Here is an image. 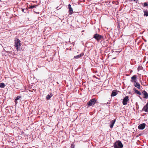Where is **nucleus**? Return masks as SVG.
Listing matches in <instances>:
<instances>
[{
  "label": "nucleus",
  "instance_id": "aec40b11",
  "mask_svg": "<svg viewBox=\"0 0 148 148\" xmlns=\"http://www.w3.org/2000/svg\"><path fill=\"white\" fill-rule=\"evenodd\" d=\"M144 13V16H148V11L145 10L143 11Z\"/></svg>",
  "mask_w": 148,
  "mask_h": 148
},
{
  "label": "nucleus",
  "instance_id": "79ce46f5",
  "mask_svg": "<svg viewBox=\"0 0 148 148\" xmlns=\"http://www.w3.org/2000/svg\"><path fill=\"white\" fill-rule=\"evenodd\" d=\"M34 12L36 13H37L36 12H35V11H34Z\"/></svg>",
  "mask_w": 148,
  "mask_h": 148
},
{
  "label": "nucleus",
  "instance_id": "9d476101",
  "mask_svg": "<svg viewBox=\"0 0 148 148\" xmlns=\"http://www.w3.org/2000/svg\"><path fill=\"white\" fill-rule=\"evenodd\" d=\"M39 5H32L31 4V5H29L27 6V7L28 9H33L34 8H36L37 6H38Z\"/></svg>",
  "mask_w": 148,
  "mask_h": 148
},
{
  "label": "nucleus",
  "instance_id": "e433bc0d",
  "mask_svg": "<svg viewBox=\"0 0 148 148\" xmlns=\"http://www.w3.org/2000/svg\"><path fill=\"white\" fill-rule=\"evenodd\" d=\"M110 106L109 105L108 106V108H110Z\"/></svg>",
  "mask_w": 148,
  "mask_h": 148
},
{
  "label": "nucleus",
  "instance_id": "20e7f679",
  "mask_svg": "<svg viewBox=\"0 0 148 148\" xmlns=\"http://www.w3.org/2000/svg\"><path fill=\"white\" fill-rule=\"evenodd\" d=\"M97 103V100L95 98L92 99L87 102V105L88 106H90L94 105Z\"/></svg>",
  "mask_w": 148,
  "mask_h": 148
},
{
  "label": "nucleus",
  "instance_id": "1a4fd4ad",
  "mask_svg": "<svg viewBox=\"0 0 148 148\" xmlns=\"http://www.w3.org/2000/svg\"><path fill=\"white\" fill-rule=\"evenodd\" d=\"M137 79V75H133L131 77V80L130 81L132 82L135 83L136 82V80Z\"/></svg>",
  "mask_w": 148,
  "mask_h": 148
},
{
  "label": "nucleus",
  "instance_id": "4c0bfd02",
  "mask_svg": "<svg viewBox=\"0 0 148 148\" xmlns=\"http://www.w3.org/2000/svg\"><path fill=\"white\" fill-rule=\"evenodd\" d=\"M115 58H116V57H115V58H112V59H115Z\"/></svg>",
  "mask_w": 148,
  "mask_h": 148
},
{
  "label": "nucleus",
  "instance_id": "f704fd0d",
  "mask_svg": "<svg viewBox=\"0 0 148 148\" xmlns=\"http://www.w3.org/2000/svg\"><path fill=\"white\" fill-rule=\"evenodd\" d=\"M108 102V104L110 103V101H109Z\"/></svg>",
  "mask_w": 148,
  "mask_h": 148
},
{
  "label": "nucleus",
  "instance_id": "bb28decb",
  "mask_svg": "<svg viewBox=\"0 0 148 148\" xmlns=\"http://www.w3.org/2000/svg\"><path fill=\"white\" fill-rule=\"evenodd\" d=\"M3 135H4V136L3 133L2 132L1 134V136H2V137L3 138Z\"/></svg>",
  "mask_w": 148,
  "mask_h": 148
},
{
  "label": "nucleus",
  "instance_id": "6ab92c4d",
  "mask_svg": "<svg viewBox=\"0 0 148 148\" xmlns=\"http://www.w3.org/2000/svg\"><path fill=\"white\" fill-rule=\"evenodd\" d=\"M83 55L84 54L83 53H82L79 55H78L76 56H74V58L76 59H78L79 58H80L81 57L83 56Z\"/></svg>",
  "mask_w": 148,
  "mask_h": 148
},
{
  "label": "nucleus",
  "instance_id": "c85d7f7f",
  "mask_svg": "<svg viewBox=\"0 0 148 148\" xmlns=\"http://www.w3.org/2000/svg\"><path fill=\"white\" fill-rule=\"evenodd\" d=\"M129 1H136V0H128Z\"/></svg>",
  "mask_w": 148,
  "mask_h": 148
},
{
  "label": "nucleus",
  "instance_id": "c756f323",
  "mask_svg": "<svg viewBox=\"0 0 148 148\" xmlns=\"http://www.w3.org/2000/svg\"><path fill=\"white\" fill-rule=\"evenodd\" d=\"M7 136L6 135V136H4V137L5 138V139H7Z\"/></svg>",
  "mask_w": 148,
  "mask_h": 148
},
{
  "label": "nucleus",
  "instance_id": "f03ea898",
  "mask_svg": "<svg viewBox=\"0 0 148 148\" xmlns=\"http://www.w3.org/2000/svg\"><path fill=\"white\" fill-rule=\"evenodd\" d=\"M15 41V47L17 51L18 50L20 46L21 45V44L20 42L21 41L17 38H15L14 40Z\"/></svg>",
  "mask_w": 148,
  "mask_h": 148
},
{
  "label": "nucleus",
  "instance_id": "423d86ee",
  "mask_svg": "<svg viewBox=\"0 0 148 148\" xmlns=\"http://www.w3.org/2000/svg\"><path fill=\"white\" fill-rule=\"evenodd\" d=\"M102 42H100L103 47H107L108 45V40H102Z\"/></svg>",
  "mask_w": 148,
  "mask_h": 148
},
{
  "label": "nucleus",
  "instance_id": "72a5a7b5",
  "mask_svg": "<svg viewBox=\"0 0 148 148\" xmlns=\"http://www.w3.org/2000/svg\"><path fill=\"white\" fill-rule=\"evenodd\" d=\"M107 104H108V102H107V103H105L104 104H106V105H107Z\"/></svg>",
  "mask_w": 148,
  "mask_h": 148
},
{
  "label": "nucleus",
  "instance_id": "37998d69",
  "mask_svg": "<svg viewBox=\"0 0 148 148\" xmlns=\"http://www.w3.org/2000/svg\"><path fill=\"white\" fill-rule=\"evenodd\" d=\"M144 44V43H143L142 44V45H143Z\"/></svg>",
  "mask_w": 148,
  "mask_h": 148
},
{
  "label": "nucleus",
  "instance_id": "c9c22d12",
  "mask_svg": "<svg viewBox=\"0 0 148 148\" xmlns=\"http://www.w3.org/2000/svg\"><path fill=\"white\" fill-rule=\"evenodd\" d=\"M132 72V70H131L130 71V73H131Z\"/></svg>",
  "mask_w": 148,
  "mask_h": 148
},
{
  "label": "nucleus",
  "instance_id": "f3484780",
  "mask_svg": "<svg viewBox=\"0 0 148 148\" xmlns=\"http://www.w3.org/2000/svg\"><path fill=\"white\" fill-rule=\"evenodd\" d=\"M140 4L144 7H148V2H145L144 3H141Z\"/></svg>",
  "mask_w": 148,
  "mask_h": 148
},
{
  "label": "nucleus",
  "instance_id": "7c9ffc66",
  "mask_svg": "<svg viewBox=\"0 0 148 148\" xmlns=\"http://www.w3.org/2000/svg\"><path fill=\"white\" fill-rule=\"evenodd\" d=\"M139 97L141 100H142V98L140 96H139Z\"/></svg>",
  "mask_w": 148,
  "mask_h": 148
},
{
  "label": "nucleus",
  "instance_id": "9b49d317",
  "mask_svg": "<svg viewBox=\"0 0 148 148\" xmlns=\"http://www.w3.org/2000/svg\"><path fill=\"white\" fill-rule=\"evenodd\" d=\"M142 110L146 112H148V102L146 103L145 106H144Z\"/></svg>",
  "mask_w": 148,
  "mask_h": 148
},
{
  "label": "nucleus",
  "instance_id": "ea45409f",
  "mask_svg": "<svg viewBox=\"0 0 148 148\" xmlns=\"http://www.w3.org/2000/svg\"><path fill=\"white\" fill-rule=\"evenodd\" d=\"M2 48L3 49V47L2 46Z\"/></svg>",
  "mask_w": 148,
  "mask_h": 148
},
{
  "label": "nucleus",
  "instance_id": "ddd939ff",
  "mask_svg": "<svg viewBox=\"0 0 148 148\" xmlns=\"http://www.w3.org/2000/svg\"><path fill=\"white\" fill-rule=\"evenodd\" d=\"M116 119H115L111 121L110 122V128H113V126L116 122Z\"/></svg>",
  "mask_w": 148,
  "mask_h": 148
},
{
  "label": "nucleus",
  "instance_id": "4be33fe9",
  "mask_svg": "<svg viewBox=\"0 0 148 148\" xmlns=\"http://www.w3.org/2000/svg\"><path fill=\"white\" fill-rule=\"evenodd\" d=\"M5 86V84L3 83H1V88H3Z\"/></svg>",
  "mask_w": 148,
  "mask_h": 148
},
{
  "label": "nucleus",
  "instance_id": "393cba45",
  "mask_svg": "<svg viewBox=\"0 0 148 148\" xmlns=\"http://www.w3.org/2000/svg\"><path fill=\"white\" fill-rule=\"evenodd\" d=\"M22 10L23 12L25 13L26 12L27 10L24 9L22 8Z\"/></svg>",
  "mask_w": 148,
  "mask_h": 148
},
{
  "label": "nucleus",
  "instance_id": "39448f33",
  "mask_svg": "<svg viewBox=\"0 0 148 148\" xmlns=\"http://www.w3.org/2000/svg\"><path fill=\"white\" fill-rule=\"evenodd\" d=\"M129 100V96H126L123 100V104L124 105H127Z\"/></svg>",
  "mask_w": 148,
  "mask_h": 148
},
{
  "label": "nucleus",
  "instance_id": "f8f14e48",
  "mask_svg": "<svg viewBox=\"0 0 148 148\" xmlns=\"http://www.w3.org/2000/svg\"><path fill=\"white\" fill-rule=\"evenodd\" d=\"M69 8V14H71L73 13V9L71 7V5L70 4H69L68 5Z\"/></svg>",
  "mask_w": 148,
  "mask_h": 148
},
{
  "label": "nucleus",
  "instance_id": "2f4dec72",
  "mask_svg": "<svg viewBox=\"0 0 148 148\" xmlns=\"http://www.w3.org/2000/svg\"><path fill=\"white\" fill-rule=\"evenodd\" d=\"M143 40H144V41L145 42H147V40H146V39H143Z\"/></svg>",
  "mask_w": 148,
  "mask_h": 148
},
{
  "label": "nucleus",
  "instance_id": "6e6552de",
  "mask_svg": "<svg viewBox=\"0 0 148 148\" xmlns=\"http://www.w3.org/2000/svg\"><path fill=\"white\" fill-rule=\"evenodd\" d=\"M146 126V124L145 123H143L139 125L138 126V128L139 130H143L145 127Z\"/></svg>",
  "mask_w": 148,
  "mask_h": 148
},
{
  "label": "nucleus",
  "instance_id": "a878e982",
  "mask_svg": "<svg viewBox=\"0 0 148 148\" xmlns=\"http://www.w3.org/2000/svg\"><path fill=\"white\" fill-rule=\"evenodd\" d=\"M75 147V145L74 144H72L71 146V148H74Z\"/></svg>",
  "mask_w": 148,
  "mask_h": 148
},
{
  "label": "nucleus",
  "instance_id": "a211bd4d",
  "mask_svg": "<svg viewBox=\"0 0 148 148\" xmlns=\"http://www.w3.org/2000/svg\"><path fill=\"white\" fill-rule=\"evenodd\" d=\"M53 95L52 94V93L51 92L50 93V94H48L47 95L46 97V99L47 100H49V99H50V98Z\"/></svg>",
  "mask_w": 148,
  "mask_h": 148
},
{
  "label": "nucleus",
  "instance_id": "473e14b6",
  "mask_svg": "<svg viewBox=\"0 0 148 148\" xmlns=\"http://www.w3.org/2000/svg\"><path fill=\"white\" fill-rule=\"evenodd\" d=\"M115 52L116 53H118L119 52V51H116Z\"/></svg>",
  "mask_w": 148,
  "mask_h": 148
},
{
  "label": "nucleus",
  "instance_id": "4468645a",
  "mask_svg": "<svg viewBox=\"0 0 148 148\" xmlns=\"http://www.w3.org/2000/svg\"><path fill=\"white\" fill-rule=\"evenodd\" d=\"M134 85L135 87L137 88L138 89H140V84L138 82H136L134 83Z\"/></svg>",
  "mask_w": 148,
  "mask_h": 148
},
{
  "label": "nucleus",
  "instance_id": "49530a36",
  "mask_svg": "<svg viewBox=\"0 0 148 148\" xmlns=\"http://www.w3.org/2000/svg\"><path fill=\"white\" fill-rule=\"evenodd\" d=\"M129 93L130 94V92Z\"/></svg>",
  "mask_w": 148,
  "mask_h": 148
},
{
  "label": "nucleus",
  "instance_id": "a18cd8bd",
  "mask_svg": "<svg viewBox=\"0 0 148 148\" xmlns=\"http://www.w3.org/2000/svg\"><path fill=\"white\" fill-rule=\"evenodd\" d=\"M38 13V14H39V13L38 12V13Z\"/></svg>",
  "mask_w": 148,
  "mask_h": 148
},
{
  "label": "nucleus",
  "instance_id": "c03bdc74",
  "mask_svg": "<svg viewBox=\"0 0 148 148\" xmlns=\"http://www.w3.org/2000/svg\"><path fill=\"white\" fill-rule=\"evenodd\" d=\"M1 2H2V1H1Z\"/></svg>",
  "mask_w": 148,
  "mask_h": 148
},
{
  "label": "nucleus",
  "instance_id": "cd10ccee",
  "mask_svg": "<svg viewBox=\"0 0 148 148\" xmlns=\"http://www.w3.org/2000/svg\"><path fill=\"white\" fill-rule=\"evenodd\" d=\"M3 103V99H2L1 100V102L0 103Z\"/></svg>",
  "mask_w": 148,
  "mask_h": 148
},
{
  "label": "nucleus",
  "instance_id": "58836bf2",
  "mask_svg": "<svg viewBox=\"0 0 148 148\" xmlns=\"http://www.w3.org/2000/svg\"><path fill=\"white\" fill-rule=\"evenodd\" d=\"M17 101H16V102H15V103H16V104H17Z\"/></svg>",
  "mask_w": 148,
  "mask_h": 148
},
{
  "label": "nucleus",
  "instance_id": "0eeeda50",
  "mask_svg": "<svg viewBox=\"0 0 148 148\" xmlns=\"http://www.w3.org/2000/svg\"><path fill=\"white\" fill-rule=\"evenodd\" d=\"M142 93L143 95V98L145 99H147L148 98V94L145 90H144L142 92Z\"/></svg>",
  "mask_w": 148,
  "mask_h": 148
},
{
  "label": "nucleus",
  "instance_id": "412c9836",
  "mask_svg": "<svg viewBox=\"0 0 148 148\" xmlns=\"http://www.w3.org/2000/svg\"><path fill=\"white\" fill-rule=\"evenodd\" d=\"M21 97L20 96H18L16 97L15 99V102H16V101H17L20 98H21Z\"/></svg>",
  "mask_w": 148,
  "mask_h": 148
},
{
  "label": "nucleus",
  "instance_id": "b1692460",
  "mask_svg": "<svg viewBox=\"0 0 148 148\" xmlns=\"http://www.w3.org/2000/svg\"><path fill=\"white\" fill-rule=\"evenodd\" d=\"M4 117L3 116H1V122L2 121H3V120H4L3 119H4Z\"/></svg>",
  "mask_w": 148,
  "mask_h": 148
},
{
  "label": "nucleus",
  "instance_id": "dca6fc26",
  "mask_svg": "<svg viewBox=\"0 0 148 148\" xmlns=\"http://www.w3.org/2000/svg\"><path fill=\"white\" fill-rule=\"evenodd\" d=\"M117 93L116 90H113L112 92L111 96L112 97H114L116 96Z\"/></svg>",
  "mask_w": 148,
  "mask_h": 148
},
{
  "label": "nucleus",
  "instance_id": "f257e3e1",
  "mask_svg": "<svg viewBox=\"0 0 148 148\" xmlns=\"http://www.w3.org/2000/svg\"><path fill=\"white\" fill-rule=\"evenodd\" d=\"M93 38L95 39L98 42H102V40L104 39V37L97 33H96L94 35Z\"/></svg>",
  "mask_w": 148,
  "mask_h": 148
},
{
  "label": "nucleus",
  "instance_id": "5701e85b",
  "mask_svg": "<svg viewBox=\"0 0 148 148\" xmlns=\"http://www.w3.org/2000/svg\"><path fill=\"white\" fill-rule=\"evenodd\" d=\"M143 67L142 66H139L137 70L138 71H139L140 70H143Z\"/></svg>",
  "mask_w": 148,
  "mask_h": 148
},
{
  "label": "nucleus",
  "instance_id": "a19ab883",
  "mask_svg": "<svg viewBox=\"0 0 148 148\" xmlns=\"http://www.w3.org/2000/svg\"><path fill=\"white\" fill-rule=\"evenodd\" d=\"M2 125H4V123H3V124H2Z\"/></svg>",
  "mask_w": 148,
  "mask_h": 148
},
{
  "label": "nucleus",
  "instance_id": "7ed1b4c3",
  "mask_svg": "<svg viewBox=\"0 0 148 148\" xmlns=\"http://www.w3.org/2000/svg\"><path fill=\"white\" fill-rule=\"evenodd\" d=\"M114 148H123V145L120 140L116 141L114 144Z\"/></svg>",
  "mask_w": 148,
  "mask_h": 148
},
{
  "label": "nucleus",
  "instance_id": "2eb2a0df",
  "mask_svg": "<svg viewBox=\"0 0 148 148\" xmlns=\"http://www.w3.org/2000/svg\"><path fill=\"white\" fill-rule=\"evenodd\" d=\"M133 90L134 92L136 94L139 95H141V93L140 91H139L138 90L136 89V88H134L133 89Z\"/></svg>",
  "mask_w": 148,
  "mask_h": 148
}]
</instances>
